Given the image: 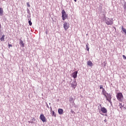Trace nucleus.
Listing matches in <instances>:
<instances>
[{
    "label": "nucleus",
    "mask_w": 126,
    "mask_h": 126,
    "mask_svg": "<svg viewBox=\"0 0 126 126\" xmlns=\"http://www.w3.org/2000/svg\"><path fill=\"white\" fill-rule=\"evenodd\" d=\"M32 121H33V122H36V118H33L32 119Z\"/></svg>",
    "instance_id": "obj_23"
},
{
    "label": "nucleus",
    "mask_w": 126,
    "mask_h": 126,
    "mask_svg": "<svg viewBox=\"0 0 126 126\" xmlns=\"http://www.w3.org/2000/svg\"><path fill=\"white\" fill-rule=\"evenodd\" d=\"M119 107H120V111H122L123 110V108H124V105L122 103H119Z\"/></svg>",
    "instance_id": "obj_14"
},
{
    "label": "nucleus",
    "mask_w": 126,
    "mask_h": 126,
    "mask_svg": "<svg viewBox=\"0 0 126 126\" xmlns=\"http://www.w3.org/2000/svg\"><path fill=\"white\" fill-rule=\"evenodd\" d=\"M71 86L74 89H75L76 86H77V83H76V81L73 82L71 84Z\"/></svg>",
    "instance_id": "obj_8"
},
{
    "label": "nucleus",
    "mask_w": 126,
    "mask_h": 126,
    "mask_svg": "<svg viewBox=\"0 0 126 126\" xmlns=\"http://www.w3.org/2000/svg\"><path fill=\"white\" fill-rule=\"evenodd\" d=\"M29 24L30 26L32 25V22L31 20L29 21Z\"/></svg>",
    "instance_id": "obj_20"
},
{
    "label": "nucleus",
    "mask_w": 126,
    "mask_h": 126,
    "mask_svg": "<svg viewBox=\"0 0 126 126\" xmlns=\"http://www.w3.org/2000/svg\"><path fill=\"white\" fill-rule=\"evenodd\" d=\"M88 45H89V44L87 43V44L86 45V49H87V51H88V52H89V47H88Z\"/></svg>",
    "instance_id": "obj_19"
},
{
    "label": "nucleus",
    "mask_w": 126,
    "mask_h": 126,
    "mask_svg": "<svg viewBox=\"0 0 126 126\" xmlns=\"http://www.w3.org/2000/svg\"><path fill=\"white\" fill-rule=\"evenodd\" d=\"M102 94L105 97H107V95H109V94L107 93V91L105 90V89H103L102 90Z\"/></svg>",
    "instance_id": "obj_10"
},
{
    "label": "nucleus",
    "mask_w": 126,
    "mask_h": 126,
    "mask_svg": "<svg viewBox=\"0 0 126 126\" xmlns=\"http://www.w3.org/2000/svg\"><path fill=\"white\" fill-rule=\"evenodd\" d=\"M1 28V25L0 24V29Z\"/></svg>",
    "instance_id": "obj_28"
},
{
    "label": "nucleus",
    "mask_w": 126,
    "mask_h": 126,
    "mask_svg": "<svg viewBox=\"0 0 126 126\" xmlns=\"http://www.w3.org/2000/svg\"><path fill=\"white\" fill-rule=\"evenodd\" d=\"M0 16H2L3 15V9L1 7H0Z\"/></svg>",
    "instance_id": "obj_13"
},
{
    "label": "nucleus",
    "mask_w": 126,
    "mask_h": 126,
    "mask_svg": "<svg viewBox=\"0 0 126 126\" xmlns=\"http://www.w3.org/2000/svg\"><path fill=\"white\" fill-rule=\"evenodd\" d=\"M123 58L124 60H126V56L123 55Z\"/></svg>",
    "instance_id": "obj_25"
},
{
    "label": "nucleus",
    "mask_w": 126,
    "mask_h": 126,
    "mask_svg": "<svg viewBox=\"0 0 126 126\" xmlns=\"http://www.w3.org/2000/svg\"><path fill=\"white\" fill-rule=\"evenodd\" d=\"M69 100L70 102H71V101H73V97L70 98Z\"/></svg>",
    "instance_id": "obj_21"
},
{
    "label": "nucleus",
    "mask_w": 126,
    "mask_h": 126,
    "mask_svg": "<svg viewBox=\"0 0 126 126\" xmlns=\"http://www.w3.org/2000/svg\"><path fill=\"white\" fill-rule=\"evenodd\" d=\"M77 73H78V71H76L72 74V76L73 78H76L77 77Z\"/></svg>",
    "instance_id": "obj_9"
},
{
    "label": "nucleus",
    "mask_w": 126,
    "mask_h": 126,
    "mask_svg": "<svg viewBox=\"0 0 126 126\" xmlns=\"http://www.w3.org/2000/svg\"><path fill=\"white\" fill-rule=\"evenodd\" d=\"M8 47H9V48L10 47H12V45L9 44H8Z\"/></svg>",
    "instance_id": "obj_27"
},
{
    "label": "nucleus",
    "mask_w": 126,
    "mask_h": 126,
    "mask_svg": "<svg viewBox=\"0 0 126 126\" xmlns=\"http://www.w3.org/2000/svg\"><path fill=\"white\" fill-rule=\"evenodd\" d=\"M62 17L63 18V20H65L66 18L68 17V16L67 15V13L65 12V11H64V10H62Z\"/></svg>",
    "instance_id": "obj_2"
},
{
    "label": "nucleus",
    "mask_w": 126,
    "mask_h": 126,
    "mask_svg": "<svg viewBox=\"0 0 126 126\" xmlns=\"http://www.w3.org/2000/svg\"><path fill=\"white\" fill-rule=\"evenodd\" d=\"M105 22L107 25H112L114 22H113V19H110V18H107L105 20Z\"/></svg>",
    "instance_id": "obj_3"
},
{
    "label": "nucleus",
    "mask_w": 126,
    "mask_h": 126,
    "mask_svg": "<svg viewBox=\"0 0 126 126\" xmlns=\"http://www.w3.org/2000/svg\"><path fill=\"white\" fill-rule=\"evenodd\" d=\"M4 37H5V35H3L0 38V40L1 41V42L3 41L4 42Z\"/></svg>",
    "instance_id": "obj_15"
},
{
    "label": "nucleus",
    "mask_w": 126,
    "mask_h": 126,
    "mask_svg": "<svg viewBox=\"0 0 126 126\" xmlns=\"http://www.w3.org/2000/svg\"><path fill=\"white\" fill-rule=\"evenodd\" d=\"M105 98H106L107 101H108L110 103H111V99H112V95L108 94L106 96H105Z\"/></svg>",
    "instance_id": "obj_6"
},
{
    "label": "nucleus",
    "mask_w": 126,
    "mask_h": 126,
    "mask_svg": "<svg viewBox=\"0 0 126 126\" xmlns=\"http://www.w3.org/2000/svg\"><path fill=\"white\" fill-rule=\"evenodd\" d=\"M100 110L103 114H107L108 112V110L105 107H101Z\"/></svg>",
    "instance_id": "obj_7"
},
{
    "label": "nucleus",
    "mask_w": 126,
    "mask_h": 126,
    "mask_svg": "<svg viewBox=\"0 0 126 126\" xmlns=\"http://www.w3.org/2000/svg\"><path fill=\"white\" fill-rule=\"evenodd\" d=\"M58 113L59 115H63V109L59 108L58 109Z\"/></svg>",
    "instance_id": "obj_11"
},
{
    "label": "nucleus",
    "mask_w": 126,
    "mask_h": 126,
    "mask_svg": "<svg viewBox=\"0 0 126 126\" xmlns=\"http://www.w3.org/2000/svg\"><path fill=\"white\" fill-rule=\"evenodd\" d=\"M21 47H22V48H24V43L23 42V41L21 40L20 41V43Z\"/></svg>",
    "instance_id": "obj_16"
},
{
    "label": "nucleus",
    "mask_w": 126,
    "mask_h": 126,
    "mask_svg": "<svg viewBox=\"0 0 126 126\" xmlns=\"http://www.w3.org/2000/svg\"><path fill=\"white\" fill-rule=\"evenodd\" d=\"M52 117H55V118L57 117L56 114H55V111H52Z\"/></svg>",
    "instance_id": "obj_17"
},
{
    "label": "nucleus",
    "mask_w": 126,
    "mask_h": 126,
    "mask_svg": "<svg viewBox=\"0 0 126 126\" xmlns=\"http://www.w3.org/2000/svg\"><path fill=\"white\" fill-rule=\"evenodd\" d=\"M63 26L65 31H66L69 28V23H66V22H64Z\"/></svg>",
    "instance_id": "obj_4"
},
{
    "label": "nucleus",
    "mask_w": 126,
    "mask_h": 126,
    "mask_svg": "<svg viewBox=\"0 0 126 126\" xmlns=\"http://www.w3.org/2000/svg\"><path fill=\"white\" fill-rule=\"evenodd\" d=\"M40 119L41 120V121H42V122H43V123H45V122H46V117H45V115H44V114H41L40 116Z\"/></svg>",
    "instance_id": "obj_5"
},
{
    "label": "nucleus",
    "mask_w": 126,
    "mask_h": 126,
    "mask_svg": "<svg viewBox=\"0 0 126 126\" xmlns=\"http://www.w3.org/2000/svg\"><path fill=\"white\" fill-rule=\"evenodd\" d=\"M87 65L89 66H93V63H92V62L91 61H89L87 62Z\"/></svg>",
    "instance_id": "obj_12"
},
{
    "label": "nucleus",
    "mask_w": 126,
    "mask_h": 126,
    "mask_svg": "<svg viewBox=\"0 0 126 126\" xmlns=\"http://www.w3.org/2000/svg\"><path fill=\"white\" fill-rule=\"evenodd\" d=\"M27 5L28 7H30V4H29V2L27 3Z\"/></svg>",
    "instance_id": "obj_22"
},
{
    "label": "nucleus",
    "mask_w": 126,
    "mask_h": 126,
    "mask_svg": "<svg viewBox=\"0 0 126 126\" xmlns=\"http://www.w3.org/2000/svg\"><path fill=\"white\" fill-rule=\"evenodd\" d=\"M74 0V1L75 2H76V1H77V0Z\"/></svg>",
    "instance_id": "obj_29"
},
{
    "label": "nucleus",
    "mask_w": 126,
    "mask_h": 126,
    "mask_svg": "<svg viewBox=\"0 0 126 126\" xmlns=\"http://www.w3.org/2000/svg\"><path fill=\"white\" fill-rule=\"evenodd\" d=\"M46 34H48V32H46Z\"/></svg>",
    "instance_id": "obj_31"
},
{
    "label": "nucleus",
    "mask_w": 126,
    "mask_h": 126,
    "mask_svg": "<svg viewBox=\"0 0 126 126\" xmlns=\"http://www.w3.org/2000/svg\"><path fill=\"white\" fill-rule=\"evenodd\" d=\"M51 111H52V108H50Z\"/></svg>",
    "instance_id": "obj_30"
},
{
    "label": "nucleus",
    "mask_w": 126,
    "mask_h": 126,
    "mask_svg": "<svg viewBox=\"0 0 126 126\" xmlns=\"http://www.w3.org/2000/svg\"><path fill=\"white\" fill-rule=\"evenodd\" d=\"M122 29L123 32H124V33H125V34H126V29H125L124 27H122Z\"/></svg>",
    "instance_id": "obj_18"
},
{
    "label": "nucleus",
    "mask_w": 126,
    "mask_h": 126,
    "mask_svg": "<svg viewBox=\"0 0 126 126\" xmlns=\"http://www.w3.org/2000/svg\"><path fill=\"white\" fill-rule=\"evenodd\" d=\"M29 123H31V124H34L35 122L32 121H29Z\"/></svg>",
    "instance_id": "obj_24"
},
{
    "label": "nucleus",
    "mask_w": 126,
    "mask_h": 126,
    "mask_svg": "<svg viewBox=\"0 0 126 126\" xmlns=\"http://www.w3.org/2000/svg\"><path fill=\"white\" fill-rule=\"evenodd\" d=\"M100 89H102V90H103V89H104V88H103V86L100 85Z\"/></svg>",
    "instance_id": "obj_26"
},
{
    "label": "nucleus",
    "mask_w": 126,
    "mask_h": 126,
    "mask_svg": "<svg viewBox=\"0 0 126 126\" xmlns=\"http://www.w3.org/2000/svg\"><path fill=\"white\" fill-rule=\"evenodd\" d=\"M116 97L118 100L120 101V102H122L124 99V95H123L122 93H118L116 95Z\"/></svg>",
    "instance_id": "obj_1"
}]
</instances>
